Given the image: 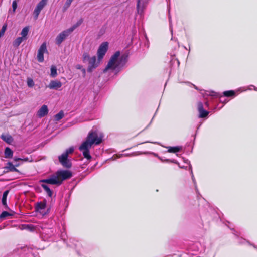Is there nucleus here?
I'll return each instance as SVG.
<instances>
[{
	"instance_id": "f257e3e1",
	"label": "nucleus",
	"mask_w": 257,
	"mask_h": 257,
	"mask_svg": "<svg viewBox=\"0 0 257 257\" xmlns=\"http://www.w3.org/2000/svg\"><path fill=\"white\" fill-rule=\"evenodd\" d=\"M102 139L98 137L96 132H90L85 141L79 146V150L83 153L84 158L88 160L91 159L89 150L93 144L96 145L100 144L102 142Z\"/></svg>"
},
{
	"instance_id": "f03ea898",
	"label": "nucleus",
	"mask_w": 257,
	"mask_h": 257,
	"mask_svg": "<svg viewBox=\"0 0 257 257\" xmlns=\"http://www.w3.org/2000/svg\"><path fill=\"white\" fill-rule=\"evenodd\" d=\"M72 176V173L71 171L68 170H60L56 171L50 178L41 180L40 182L59 186L62 184L63 181L71 178Z\"/></svg>"
},
{
	"instance_id": "7ed1b4c3",
	"label": "nucleus",
	"mask_w": 257,
	"mask_h": 257,
	"mask_svg": "<svg viewBox=\"0 0 257 257\" xmlns=\"http://www.w3.org/2000/svg\"><path fill=\"white\" fill-rule=\"evenodd\" d=\"M120 56V52L116 51L110 58L107 66L103 70L105 72L108 69L115 70L119 65L117 64L118 57Z\"/></svg>"
},
{
	"instance_id": "20e7f679",
	"label": "nucleus",
	"mask_w": 257,
	"mask_h": 257,
	"mask_svg": "<svg viewBox=\"0 0 257 257\" xmlns=\"http://www.w3.org/2000/svg\"><path fill=\"white\" fill-rule=\"evenodd\" d=\"M47 1L48 0H41L37 4L36 7L35 8L33 12V15L34 19L35 20L37 19L40 12L43 9V8L46 5Z\"/></svg>"
},
{
	"instance_id": "39448f33",
	"label": "nucleus",
	"mask_w": 257,
	"mask_h": 257,
	"mask_svg": "<svg viewBox=\"0 0 257 257\" xmlns=\"http://www.w3.org/2000/svg\"><path fill=\"white\" fill-rule=\"evenodd\" d=\"M108 47V43L105 42L102 43L99 46L98 51L97 55L99 60L102 59L105 55Z\"/></svg>"
},
{
	"instance_id": "423d86ee",
	"label": "nucleus",
	"mask_w": 257,
	"mask_h": 257,
	"mask_svg": "<svg viewBox=\"0 0 257 257\" xmlns=\"http://www.w3.org/2000/svg\"><path fill=\"white\" fill-rule=\"evenodd\" d=\"M71 32L68 29L60 33L56 38V44L60 45Z\"/></svg>"
},
{
	"instance_id": "0eeeda50",
	"label": "nucleus",
	"mask_w": 257,
	"mask_h": 257,
	"mask_svg": "<svg viewBox=\"0 0 257 257\" xmlns=\"http://www.w3.org/2000/svg\"><path fill=\"white\" fill-rule=\"evenodd\" d=\"M47 52L46 43L44 42L39 48L38 51L37 59L40 62L44 61V53Z\"/></svg>"
},
{
	"instance_id": "6e6552de",
	"label": "nucleus",
	"mask_w": 257,
	"mask_h": 257,
	"mask_svg": "<svg viewBox=\"0 0 257 257\" xmlns=\"http://www.w3.org/2000/svg\"><path fill=\"white\" fill-rule=\"evenodd\" d=\"M58 160L64 168L69 169L72 167V163L68 157L60 155L58 157Z\"/></svg>"
},
{
	"instance_id": "1a4fd4ad",
	"label": "nucleus",
	"mask_w": 257,
	"mask_h": 257,
	"mask_svg": "<svg viewBox=\"0 0 257 257\" xmlns=\"http://www.w3.org/2000/svg\"><path fill=\"white\" fill-rule=\"evenodd\" d=\"M197 109L199 113V118H205L207 117L209 114V112L205 110L203 108V103L201 102H199L197 103Z\"/></svg>"
},
{
	"instance_id": "9d476101",
	"label": "nucleus",
	"mask_w": 257,
	"mask_h": 257,
	"mask_svg": "<svg viewBox=\"0 0 257 257\" xmlns=\"http://www.w3.org/2000/svg\"><path fill=\"white\" fill-rule=\"evenodd\" d=\"M88 62L89 66L87 68V71L89 72H91L92 70L96 68L98 66L97 63H96V56H94L92 57H91V58L88 60Z\"/></svg>"
},
{
	"instance_id": "9b49d317",
	"label": "nucleus",
	"mask_w": 257,
	"mask_h": 257,
	"mask_svg": "<svg viewBox=\"0 0 257 257\" xmlns=\"http://www.w3.org/2000/svg\"><path fill=\"white\" fill-rule=\"evenodd\" d=\"M48 113V107L46 105H43L38 111L37 115L40 118L43 117L46 115Z\"/></svg>"
},
{
	"instance_id": "f8f14e48",
	"label": "nucleus",
	"mask_w": 257,
	"mask_h": 257,
	"mask_svg": "<svg viewBox=\"0 0 257 257\" xmlns=\"http://www.w3.org/2000/svg\"><path fill=\"white\" fill-rule=\"evenodd\" d=\"M62 83L58 80H52L49 84L48 87L51 89L57 90L62 86Z\"/></svg>"
},
{
	"instance_id": "ddd939ff",
	"label": "nucleus",
	"mask_w": 257,
	"mask_h": 257,
	"mask_svg": "<svg viewBox=\"0 0 257 257\" xmlns=\"http://www.w3.org/2000/svg\"><path fill=\"white\" fill-rule=\"evenodd\" d=\"M46 207V201L44 200L39 202H37L35 205V211L36 212H41V210L44 209Z\"/></svg>"
},
{
	"instance_id": "4468645a",
	"label": "nucleus",
	"mask_w": 257,
	"mask_h": 257,
	"mask_svg": "<svg viewBox=\"0 0 257 257\" xmlns=\"http://www.w3.org/2000/svg\"><path fill=\"white\" fill-rule=\"evenodd\" d=\"M128 55L126 54L122 55L118 61V65L123 66L127 61Z\"/></svg>"
},
{
	"instance_id": "2eb2a0df",
	"label": "nucleus",
	"mask_w": 257,
	"mask_h": 257,
	"mask_svg": "<svg viewBox=\"0 0 257 257\" xmlns=\"http://www.w3.org/2000/svg\"><path fill=\"white\" fill-rule=\"evenodd\" d=\"M1 138L3 141L9 144L13 141V137L10 135H2Z\"/></svg>"
},
{
	"instance_id": "dca6fc26",
	"label": "nucleus",
	"mask_w": 257,
	"mask_h": 257,
	"mask_svg": "<svg viewBox=\"0 0 257 257\" xmlns=\"http://www.w3.org/2000/svg\"><path fill=\"white\" fill-rule=\"evenodd\" d=\"M5 169L7 170V172H18V170L15 168V167L11 162H8L7 164V166L5 167Z\"/></svg>"
},
{
	"instance_id": "f3484780",
	"label": "nucleus",
	"mask_w": 257,
	"mask_h": 257,
	"mask_svg": "<svg viewBox=\"0 0 257 257\" xmlns=\"http://www.w3.org/2000/svg\"><path fill=\"white\" fill-rule=\"evenodd\" d=\"M29 30V27L27 26L24 27L21 32V35H22L21 37H22L25 40L27 39V35L28 34Z\"/></svg>"
},
{
	"instance_id": "a211bd4d",
	"label": "nucleus",
	"mask_w": 257,
	"mask_h": 257,
	"mask_svg": "<svg viewBox=\"0 0 257 257\" xmlns=\"http://www.w3.org/2000/svg\"><path fill=\"white\" fill-rule=\"evenodd\" d=\"M9 190H6L3 194L2 199V204L6 207H7V197L9 194Z\"/></svg>"
},
{
	"instance_id": "6ab92c4d",
	"label": "nucleus",
	"mask_w": 257,
	"mask_h": 257,
	"mask_svg": "<svg viewBox=\"0 0 257 257\" xmlns=\"http://www.w3.org/2000/svg\"><path fill=\"white\" fill-rule=\"evenodd\" d=\"M13 152L9 147H7L5 150V156L6 158H11L13 157Z\"/></svg>"
},
{
	"instance_id": "aec40b11",
	"label": "nucleus",
	"mask_w": 257,
	"mask_h": 257,
	"mask_svg": "<svg viewBox=\"0 0 257 257\" xmlns=\"http://www.w3.org/2000/svg\"><path fill=\"white\" fill-rule=\"evenodd\" d=\"M41 186L44 189V190L46 191V192L47 193L48 196L50 197H51L53 195V193H52V190L48 187V186H47L46 184H41Z\"/></svg>"
},
{
	"instance_id": "412c9836",
	"label": "nucleus",
	"mask_w": 257,
	"mask_h": 257,
	"mask_svg": "<svg viewBox=\"0 0 257 257\" xmlns=\"http://www.w3.org/2000/svg\"><path fill=\"white\" fill-rule=\"evenodd\" d=\"M11 213H9L7 211H3L0 215V219L5 218L7 216H12L15 213L13 211H11Z\"/></svg>"
},
{
	"instance_id": "4be33fe9",
	"label": "nucleus",
	"mask_w": 257,
	"mask_h": 257,
	"mask_svg": "<svg viewBox=\"0 0 257 257\" xmlns=\"http://www.w3.org/2000/svg\"><path fill=\"white\" fill-rule=\"evenodd\" d=\"M168 152L169 153H175L177 152H179L181 149V147L179 146H176V147H168Z\"/></svg>"
},
{
	"instance_id": "5701e85b",
	"label": "nucleus",
	"mask_w": 257,
	"mask_h": 257,
	"mask_svg": "<svg viewBox=\"0 0 257 257\" xmlns=\"http://www.w3.org/2000/svg\"><path fill=\"white\" fill-rule=\"evenodd\" d=\"M24 40H25L21 37H18L13 42V45L15 47H18L21 44V43Z\"/></svg>"
},
{
	"instance_id": "b1692460",
	"label": "nucleus",
	"mask_w": 257,
	"mask_h": 257,
	"mask_svg": "<svg viewBox=\"0 0 257 257\" xmlns=\"http://www.w3.org/2000/svg\"><path fill=\"white\" fill-rule=\"evenodd\" d=\"M144 1L145 0H138L137 9L138 12H139L140 10H142L143 8L145 6Z\"/></svg>"
},
{
	"instance_id": "393cba45",
	"label": "nucleus",
	"mask_w": 257,
	"mask_h": 257,
	"mask_svg": "<svg viewBox=\"0 0 257 257\" xmlns=\"http://www.w3.org/2000/svg\"><path fill=\"white\" fill-rule=\"evenodd\" d=\"M74 152V148L71 147L67 149L64 153H63L61 156H63L66 157H68L69 154H72Z\"/></svg>"
},
{
	"instance_id": "a878e982",
	"label": "nucleus",
	"mask_w": 257,
	"mask_h": 257,
	"mask_svg": "<svg viewBox=\"0 0 257 257\" xmlns=\"http://www.w3.org/2000/svg\"><path fill=\"white\" fill-rule=\"evenodd\" d=\"M74 152V148L71 147L67 149L64 153H63L61 156H63L66 157H68L69 154H72Z\"/></svg>"
},
{
	"instance_id": "bb28decb",
	"label": "nucleus",
	"mask_w": 257,
	"mask_h": 257,
	"mask_svg": "<svg viewBox=\"0 0 257 257\" xmlns=\"http://www.w3.org/2000/svg\"><path fill=\"white\" fill-rule=\"evenodd\" d=\"M82 22L83 19H80L75 25H74L71 28H69V29L72 32L77 27L79 26L82 23Z\"/></svg>"
},
{
	"instance_id": "cd10ccee",
	"label": "nucleus",
	"mask_w": 257,
	"mask_h": 257,
	"mask_svg": "<svg viewBox=\"0 0 257 257\" xmlns=\"http://www.w3.org/2000/svg\"><path fill=\"white\" fill-rule=\"evenodd\" d=\"M64 116V112L61 110L58 113L56 114L54 116L56 121H59Z\"/></svg>"
},
{
	"instance_id": "c85d7f7f",
	"label": "nucleus",
	"mask_w": 257,
	"mask_h": 257,
	"mask_svg": "<svg viewBox=\"0 0 257 257\" xmlns=\"http://www.w3.org/2000/svg\"><path fill=\"white\" fill-rule=\"evenodd\" d=\"M223 95L225 97H232L235 95V92L233 90L225 91L223 92Z\"/></svg>"
},
{
	"instance_id": "c756f323",
	"label": "nucleus",
	"mask_w": 257,
	"mask_h": 257,
	"mask_svg": "<svg viewBox=\"0 0 257 257\" xmlns=\"http://www.w3.org/2000/svg\"><path fill=\"white\" fill-rule=\"evenodd\" d=\"M57 75V73L56 67L55 66H52L51 67V76L52 77H55Z\"/></svg>"
},
{
	"instance_id": "7c9ffc66",
	"label": "nucleus",
	"mask_w": 257,
	"mask_h": 257,
	"mask_svg": "<svg viewBox=\"0 0 257 257\" xmlns=\"http://www.w3.org/2000/svg\"><path fill=\"white\" fill-rule=\"evenodd\" d=\"M72 2L71 0H66L63 8V11H65L70 7Z\"/></svg>"
},
{
	"instance_id": "2f4dec72",
	"label": "nucleus",
	"mask_w": 257,
	"mask_h": 257,
	"mask_svg": "<svg viewBox=\"0 0 257 257\" xmlns=\"http://www.w3.org/2000/svg\"><path fill=\"white\" fill-rule=\"evenodd\" d=\"M91 58L89 56V54L87 52H84L82 55V59L83 62H85L86 61H88Z\"/></svg>"
},
{
	"instance_id": "473e14b6",
	"label": "nucleus",
	"mask_w": 257,
	"mask_h": 257,
	"mask_svg": "<svg viewBox=\"0 0 257 257\" xmlns=\"http://www.w3.org/2000/svg\"><path fill=\"white\" fill-rule=\"evenodd\" d=\"M7 24H4L0 31V38L4 35V33L7 29Z\"/></svg>"
},
{
	"instance_id": "72a5a7b5",
	"label": "nucleus",
	"mask_w": 257,
	"mask_h": 257,
	"mask_svg": "<svg viewBox=\"0 0 257 257\" xmlns=\"http://www.w3.org/2000/svg\"><path fill=\"white\" fill-rule=\"evenodd\" d=\"M27 85L29 87H32L34 85V82L33 79L31 78H28L27 80Z\"/></svg>"
},
{
	"instance_id": "f704fd0d",
	"label": "nucleus",
	"mask_w": 257,
	"mask_h": 257,
	"mask_svg": "<svg viewBox=\"0 0 257 257\" xmlns=\"http://www.w3.org/2000/svg\"><path fill=\"white\" fill-rule=\"evenodd\" d=\"M17 7V2L16 1H14L12 3V8H13L14 11H15L16 10Z\"/></svg>"
},
{
	"instance_id": "c9c22d12",
	"label": "nucleus",
	"mask_w": 257,
	"mask_h": 257,
	"mask_svg": "<svg viewBox=\"0 0 257 257\" xmlns=\"http://www.w3.org/2000/svg\"><path fill=\"white\" fill-rule=\"evenodd\" d=\"M76 68L77 69H81L82 70V66L80 65V64H77L76 65Z\"/></svg>"
},
{
	"instance_id": "e433bc0d",
	"label": "nucleus",
	"mask_w": 257,
	"mask_h": 257,
	"mask_svg": "<svg viewBox=\"0 0 257 257\" xmlns=\"http://www.w3.org/2000/svg\"><path fill=\"white\" fill-rule=\"evenodd\" d=\"M82 73H83V74L85 75V73H86V71H85V69L83 68L82 69Z\"/></svg>"
},
{
	"instance_id": "4c0bfd02",
	"label": "nucleus",
	"mask_w": 257,
	"mask_h": 257,
	"mask_svg": "<svg viewBox=\"0 0 257 257\" xmlns=\"http://www.w3.org/2000/svg\"><path fill=\"white\" fill-rule=\"evenodd\" d=\"M22 226L24 227L23 228H26V227H29V225H23Z\"/></svg>"
},
{
	"instance_id": "58836bf2",
	"label": "nucleus",
	"mask_w": 257,
	"mask_h": 257,
	"mask_svg": "<svg viewBox=\"0 0 257 257\" xmlns=\"http://www.w3.org/2000/svg\"><path fill=\"white\" fill-rule=\"evenodd\" d=\"M21 160V159H20V158H15L14 159V160H15V161H18V160Z\"/></svg>"
}]
</instances>
